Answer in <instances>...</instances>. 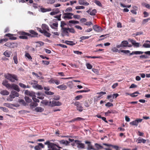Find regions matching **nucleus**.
<instances>
[{"label": "nucleus", "instance_id": "51", "mask_svg": "<svg viewBox=\"0 0 150 150\" xmlns=\"http://www.w3.org/2000/svg\"><path fill=\"white\" fill-rule=\"evenodd\" d=\"M12 84L11 85L8 83L7 84H6V85L5 86L8 89H12Z\"/></svg>", "mask_w": 150, "mask_h": 150}, {"label": "nucleus", "instance_id": "30", "mask_svg": "<svg viewBox=\"0 0 150 150\" xmlns=\"http://www.w3.org/2000/svg\"><path fill=\"white\" fill-rule=\"evenodd\" d=\"M24 99L25 101L28 103H31L32 102V100L29 97L25 96L24 97Z\"/></svg>", "mask_w": 150, "mask_h": 150}, {"label": "nucleus", "instance_id": "59", "mask_svg": "<svg viewBox=\"0 0 150 150\" xmlns=\"http://www.w3.org/2000/svg\"><path fill=\"white\" fill-rule=\"evenodd\" d=\"M48 4H52L55 2V0H47Z\"/></svg>", "mask_w": 150, "mask_h": 150}, {"label": "nucleus", "instance_id": "2", "mask_svg": "<svg viewBox=\"0 0 150 150\" xmlns=\"http://www.w3.org/2000/svg\"><path fill=\"white\" fill-rule=\"evenodd\" d=\"M18 34L20 35L19 36V38L20 39H28V36H29L30 37H34L33 36H31V34L24 31L19 32Z\"/></svg>", "mask_w": 150, "mask_h": 150}, {"label": "nucleus", "instance_id": "27", "mask_svg": "<svg viewBox=\"0 0 150 150\" xmlns=\"http://www.w3.org/2000/svg\"><path fill=\"white\" fill-rule=\"evenodd\" d=\"M33 87L34 88H37L39 90H42L43 89V88L42 86L40 85H39L38 84H37L35 85H33Z\"/></svg>", "mask_w": 150, "mask_h": 150}, {"label": "nucleus", "instance_id": "11", "mask_svg": "<svg viewBox=\"0 0 150 150\" xmlns=\"http://www.w3.org/2000/svg\"><path fill=\"white\" fill-rule=\"evenodd\" d=\"M10 95H11L12 97H14V98L16 97H18L19 96V94L17 92L14 90H12L11 91Z\"/></svg>", "mask_w": 150, "mask_h": 150}, {"label": "nucleus", "instance_id": "63", "mask_svg": "<svg viewBox=\"0 0 150 150\" xmlns=\"http://www.w3.org/2000/svg\"><path fill=\"white\" fill-rule=\"evenodd\" d=\"M8 81L7 80H5L3 81V82L2 83V84L3 86H5V85H6V84H7L8 83Z\"/></svg>", "mask_w": 150, "mask_h": 150}, {"label": "nucleus", "instance_id": "45", "mask_svg": "<svg viewBox=\"0 0 150 150\" xmlns=\"http://www.w3.org/2000/svg\"><path fill=\"white\" fill-rule=\"evenodd\" d=\"M86 65L87 68L88 69H91L92 68V66L89 63H86Z\"/></svg>", "mask_w": 150, "mask_h": 150}, {"label": "nucleus", "instance_id": "46", "mask_svg": "<svg viewBox=\"0 0 150 150\" xmlns=\"http://www.w3.org/2000/svg\"><path fill=\"white\" fill-rule=\"evenodd\" d=\"M82 98L83 96L82 95H78L74 99L76 100H78Z\"/></svg>", "mask_w": 150, "mask_h": 150}, {"label": "nucleus", "instance_id": "31", "mask_svg": "<svg viewBox=\"0 0 150 150\" xmlns=\"http://www.w3.org/2000/svg\"><path fill=\"white\" fill-rule=\"evenodd\" d=\"M138 143H145L146 142V140L145 139H142L141 138L139 137L138 139Z\"/></svg>", "mask_w": 150, "mask_h": 150}, {"label": "nucleus", "instance_id": "15", "mask_svg": "<svg viewBox=\"0 0 150 150\" xmlns=\"http://www.w3.org/2000/svg\"><path fill=\"white\" fill-rule=\"evenodd\" d=\"M12 89L16 91L17 92H19L20 91V89L19 86L16 84L13 83L12 84Z\"/></svg>", "mask_w": 150, "mask_h": 150}, {"label": "nucleus", "instance_id": "8", "mask_svg": "<svg viewBox=\"0 0 150 150\" xmlns=\"http://www.w3.org/2000/svg\"><path fill=\"white\" fill-rule=\"evenodd\" d=\"M52 104L51 103V107H53L55 106H59L62 105L61 102L59 101H56L55 100L52 101Z\"/></svg>", "mask_w": 150, "mask_h": 150}, {"label": "nucleus", "instance_id": "12", "mask_svg": "<svg viewBox=\"0 0 150 150\" xmlns=\"http://www.w3.org/2000/svg\"><path fill=\"white\" fill-rule=\"evenodd\" d=\"M93 28L95 31L98 32L101 31L102 30L101 27L98 26L96 25H94L93 26Z\"/></svg>", "mask_w": 150, "mask_h": 150}, {"label": "nucleus", "instance_id": "16", "mask_svg": "<svg viewBox=\"0 0 150 150\" xmlns=\"http://www.w3.org/2000/svg\"><path fill=\"white\" fill-rule=\"evenodd\" d=\"M58 142L61 144H62L64 145L67 146L70 143V142L67 140H62L60 141H58Z\"/></svg>", "mask_w": 150, "mask_h": 150}, {"label": "nucleus", "instance_id": "39", "mask_svg": "<svg viewBox=\"0 0 150 150\" xmlns=\"http://www.w3.org/2000/svg\"><path fill=\"white\" fill-rule=\"evenodd\" d=\"M67 25V24L64 21H61V22L60 25V27H61V29H62L63 28H64L63 27Z\"/></svg>", "mask_w": 150, "mask_h": 150}, {"label": "nucleus", "instance_id": "61", "mask_svg": "<svg viewBox=\"0 0 150 150\" xmlns=\"http://www.w3.org/2000/svg\"><path fill=\"white\" fill-rule=\"evenodd\" d=\"M112 51L113 52H118L120 53V51H118V50L115 47L113 48L112 49Z\"/></svg>", "mask_w": 150, "mask_h": 150}, {"label": "nucleus", "instance_id": "64", "mask_svg": "<svg viewBox=\"0 0 150 150\" xmlns=\"http://www.w3.org/2000/svg\"><path fill=\"white\" fill-rule=\"evenodd\" d=\"M34 149L35 150H41L42 149L38 146H35Z\"/></svg>", "mask_w": 150, "mask_h": 150}, {"label": "nucleus", "instance_id": "41", "mask_svg": "<svg viewBox=\"0 0 150 150\" xmlns=\"http://www.w3.org/2000/svg\"><path fill=\"white\" fill-rule=\"evenodd\" d=\"M77 110L80 112H81L83 110V108L81 105H80L76 108Z\"/></svg>", "mask_w": 150, "mask_h": 150}, {"label": "nucleus", "instance_id": "5", "mask_svg": "<svg viewBox=\"0 0 150 150\" xmlns=\"http://www.w3.org/2000/svg\"><path fill=\"white\" fill-rule=\"evenodd\" d=\"M75 142L77 145V147L79 149H84L85 148L84 144L81 143V142L78 140H75Z\"/></svg>", "mask_w": 150, "mask_h": 150}, {"label": "nucleus", "instance_id": "33", "mask_svg": "<svg viewBox=\"0 0 150 150\" xmlns=\"http://www.w3.org/2000/svg\"><path fill=\"white\" fill-rule=\"evenodd\" d=\"M11 54V52L8 51H6L4 53V54L6 57H9Z\"/></svg>", "mask_w": 150, "mask_h": 150}, {"label": "nucleus", "instance_id": "47", "mask_svg": "<svg viewBox=\"0 0 150 150\" xmlns=\"http://www.w3.org/2000/svg\"><path fill=\"white\" fill-rule=\"evenodd\" d=\"M44 93L45 94H47V95H53L54 94V93L53 92L48 91H45Z\"/></svg>", "mask_w": 150, "mask_h": 150}, {"label": "nucleus", "instance_id": "54", "mask_svg": "<svg viewBox=\"0 0 150 150\" xmlns=\"http://www.w3.org/2000/svg\"><path fill=\"white\" fill-rule=\"evenodd\" d=\"M32 99L36 103H38L40 102L39 100L38 99L35 98V97H33L32 98Z\"/></svg>", "mask_w": 150, "mask_h": 150}, {"label": "nucleus", "instance_id": "55", "mask_svg": "<svg viewBox=\"0 0 150 150\" xmlns=\"http://www.w3.org/2000/svg\"><path fill=\"white\" fill-rule=\"evenodd\" d=\"M25 55V57L28 58L29 59H32V57L28 53H26Z\"/></svg>", "mask_w": 150, "mask_h": 150}, {"label": "nucleus", "instance_id": "28", "mask_svg": "<svg viewBox=\"0 0 150 150\" xmlns=\"http://www.w3.org/2000/svg\"><path fill=\"white\" fill-rule=\"evenodd\" d=\"M0 93L2 95L5 96L8 95L9 94V93L7 91L4 90L1 91L0 92Z\"/></svg>", "mask_w": 150, "mask_h": 150}, {"label": "nucleus", "instance_id": "56", "mask_svg": "<svg viewBox=\"0 0 150 150\" xmlns=\"http://www.w3.org/2000/svg\"><path fill=\"white\" fill-rule=\"evenodd\" d=\"M19 85L21 88H26V85L24 84L20 83H19Z\"/></svg>", "mask_w": 150, "mask_h": 150}, {"label": "nucleus", "instance_id": "36", "mask_svg": "<svg viewBox=\"0 0 150 150\" xmlns=\"http://www.w3.org/2000/svg\"><path fill=\"white\" fill-rule=\"evenodd\" d=\"M13 59L14 61V63L17 64L18 63V61L16 54L13 57Z\"/></svg>", "mask_w": 150, "mask_h": 150}, {"label": "nucleus", "instance_id": "14", "mask_svg": "<svg viewBox=\"0 0 150 150\" xmlns=\"http://www.w3.org/2000/svg\"><path fill=\"white\" fill-rule=\"evenodd\" d=\"M50 25L52 28L57 31V27L58 26V22H56L55 23H53L52 25Z\"/></svg>", "mask_w": 150, "mask_h": 150}, {"label": "nucleus", "instance_id": "58", "mask_svg": "<svg viewBox=\"0 0 150 150\" xmlns=\"http://www.w3.org/2000/svg\"><path fill=\"white\" fill-rule=\"evenodd\" d=\"M54 96V97L53 98V99L54 100H59L60 98V96H59V95H58L57 96Z\"/></svg>", "mask_w": 150, "mask_h": 150}, {"label": "nucleus", "instance_id": "42", "mask_svg": "<svg viewBox=\"0 0 150 150\" xmlns=\"http://www.w3.org/2000/svg\"><path fill=\"white\" fill-rule=\"evenodd\" d=\"M94 2L98 6L101 7L102 6V4L99 1H98L97 0H95Z\"/></svg>", "mask_w": 150, "mask_h": 150}, {"label": "nucleus", "instance_id": "53", "mask_svg": "<svg viewBox=\"0 0 150 150\" xmlns=\"http://www.w3.org/2000/svg\"><path fill=\"white\" fill-rule=\"evenodd\" d=\"M105 106L106 107H110L112 106H113V104L110 102H108L105 104Z\"/></svg>", "mask_w": 150, "mask_h": 150}, {"label": "nucleus", "instance_id": "21", "mask_svg": "<svg viewBox=\"0 0 150 150\" xmlns=\"http://www.w3.org/2000/svg\"><path fill=\"white\" fill-rule=\"evenodd\" d=\"M29 32L31 35V36H33L34 37L33 38L38 37V33L33 30H30Z\"/></svg>", "mask_w": 150, "mask_h": 150}, {"label": "nucleus", "instance_id": "20", "mask_svg": "<svg viewBox=\"0 0 150 150\" xmlns=\"http://www.w3.org/2000/svg\"><path fill=\"white\" fill-rule=\"evenodd\" d=\"M41 103L42 104H44L45 105H48L51 106V101H50L49 102L46 100H43L41 102Z\"/></svg>", "mask_w": 150, "mask_h": 150}, {"label": "nucleus", "instance_id": "24", "mask_svg": "<svg viewBox=\"0 0 150 150\" xmlns=\"http://www.w3.org/2000/svg\"><path fill=\"white\" fill-rule=\"evenodd\" d=\"M43 30H49V28L47 25L45 24H42L41 26Z\"/></svg>", "mask_w": 150, "mask_h": 150}, {"label": "nucleus", "instance_id": "1", "mask_svg": "<svg viewBox=\"0 0 150 150\" xmlns=\"http://www.w3.org/2000/svg\"><path fill=\"white\" fill-rule=\"evenodd\" d=\"M133 54H141L139 56V57L141 59H147L149 58V56H150V51L146 52H142L141 51H133L132 53H130L129 56Z\"/></svg>", "mask_w": 150, "mask_h": 150}, {"label": "nucleus", "instance_id": "25", "mask_svg": "<svg viewBox=\"0 0 150 150\" xmlns=\"http://www.w3.org/2000/svg\"><path fill=\"white\" fill-rule=\"evenodd\" d=\"M35 110L37 112H42L44 110V109L40 107H36Z\"/></svg>", "mask_w": 150, "mask_h": 150}, {"label": "nucleus", "instance_id": "29", "mask_svg": "<svg viewBox=\"0 0 150 150\" xmlns=\"http://www.w3.org/2000/svg\"><path fill=\"white\" fill-rule=\"evenodd\" d=\"M42 34H43L44 36L48 38L50 37L51 35V34L48 32L46 30H44V32Z\"/></svg>", "mask_w": 150, "mask_h": 150}, {"label": "nucleus", "instance_id": "13", "mask_svg": "<svg viewBox=\"0 0 150 150\" xmlns=\"http://www.w3.org/2000/svg\"><path fill=\"white\" fill-rule=\"evenodd\" d=\"M52 9L50 8H45L42 7H41L40 8V9L39 10V11H40L42 13H45L46 12L50 11Z\"/></svg>", "mask_w": 150, "mask_h": 150}, {"label": "nucleus", "instance_id": "38", "mask_svg": "<svg viewBox=\"0 0 150 150\" xmlns=\"http://www.w3.org/2000/svg\"><path fill=\"white\" fill-rule=\"evenodd\" d=\"M4 105L10 108H11L12 107V104L9 103H5L4 104Z\"/></svg>", "mask_w": 150, "mask_h": 150}, {"label": "nucleus", "instance_id": "49", "mask_svg": "<svg viewBox=\"0 0 150 150\" xmlns=\"http://www.w3.org/2000/svg\"><path fill=\"white\" fill-rule=\"evenodd\" d=\"M85 7L83 6H77L75 7L76 9H83L85 8Z\"/></svg>", "mask_w": 150, "mask_h": 150}, {"label": "nucleus", "instance_id": "17", "mask_svg": "<svg viewBox=\"0 0 150 150\" xmlns=\"http://www.w3.org/2000/svg\"><path fill=\"white\" fill-rule=\"evenodd\" d=\"M119 96V95L118 93H114L112 95L110 94L108 96L107 98L108 99H109L112 97L113 98H116Z\"/></svg>", "mask_w": 150, "mask_h": 150}, {"label": "nucleus", "instance_id": "4", "mask_svg": "<svg viewBox=\"0 0 150 150\" xmlns=\"http://www.w3.org/2000/svg\"><path fill=\"white\" fill-rule=\"evenodd\" d=\"M129 43L127 40H124L121 42V44L120 45H118L116 46L117 48H120V47L123 48L127 46Z\"/></svg>", "mask_w": 150, "mask_h": 150}, {"label": "nucleus", "instance_id": "10", "mask_svg": "<svg viewBox=\"0 0 150 150\" xmlns=\"http://www.w3.org/2000/svg\"><path fill=\"white\" fill-rule=\"evenodd\" d=\"M130 42L132 43L133 46L136 47H139L140 46H141V45H140V43L139 42H137L135 40H130Z\"/></svg>", "mask_w": 150, "mask_h": 150}, {"label": "nucleus", "instance_id": "19", "mask_svg": "<svg viewBox=\"0 0 150 150\" xmlns=\"http://www.w3.org/2000/svg\"><path fill=\"white\" fill-rule=\"evenodd\" d=\"M95 146L96 147V148H93V150H99L100 149L103 148L102 146L97 143L95 144Z\"/></svg>", "mask_w": 150, "mask_h": 150}, {"label": "nucleus", "instance_id": "22", "mask_svg": "<svg viewBox=\"0 0 150 150\" xmlns=\"http://www.w3.org/2000/svg\"><path fill=\"white\" fill-rule=\"evenodd\" d=\"M5 36L8 37L9 38V39L10 40H15L16 39V37H13V35L11 34L10 33L6 34L5 35Z\"/></svg>", "mask_w": 150, "mask_h": 150}, {"label": "nucleus", "instance_id": "18", "mask_svg": "<svg viewBox=\"0 0 150 150\" xmlns=\"http://www.w3.org/2000/svg\"><path fill=\"white\" fill-rule=\"evenodd\" d=\"M82 120H84V119L81 117H78L76 118H75L74 119H73L67 122L69 123H70L71 122H74L75 121H80Z\"/></svg>", "mask_w": 150, "mask_h": 150}, {"label": "nucleus", "instance_id": "48", "mask_svg": "<svg viewBox=\"0 0 150 150\" xmlns=\"http://www.w3.org/2000/svg\"><path fill=\"white\" fill-rule=\"evenodd\" d=\"M4 76L6 78L8 79L9 80L11 78V74H8V75H5Z\"/></svg>", "mask_w": 150, "mask_h": 150}, {"label": "nucleus", "instance_id": "7", "mask_svg": "<svg viewBox=\"0 0 150 150\" xmlns=\"http://www.w3.org/2000/svg\"><path fill=\"white\" fill-rule=\"evenodd\" d=\"M24 94L27 95L29 96L33 97H36L35 93L33 92H30L28 90H26L24 92Z\"/></svg>", "mask_w": 150, "mask_h": 150}, {"label": "nucleus", "instance_id": "60", "mask_svg": "<svg viewBox=\"0 0 150 150\" xmlns=\"http://www.w3.org/2000/svg\"><path fill=\"white\" fill-rule=\"evenodd\" d=\"M11 78L12 79L13 78L16 81H17L18 80V79L17 78V76L15 75L11 74Z\"/></svg>", "mask_w": 150, "mask_h": 150}, {"label": "nucleus", "instance_id": "62", "mask_svg": "<svg viewBox=\"0 0 150 150\" xmlns=\"http://www.w3.org/2000/svg\"><path fill=\"white\" fill-rule=\"evenodd\" d=\"M74 53L77 54L78 55H81L82 54V52L79 51H74Z\"/></svg>", "mask_w": 150, "mask_h": 150}, {"label": "nucleus", "instance_id": "34", "mask_svg": "<svg viewBox=\"0 0 150 150\" xmlns=\"http://www.w3.org/2000/svg\"><path fill=\"white\" fill-rule=\"evenodd\" d=\"M19 103H21L24 106H26L27 105V104L25 102L23 99H20L18 100Z\"/></svg>", "mask_w": 150, "mask_h": 150}, {"label": "nucleus", "instance_id": "26", "mask_svg": "<svg viewBox=\"0 0 150 150\" xmlns=\"http://www.w3.org/2000/svg\"><path fill=\"white\" fill-rule=\"evenodd\" d=\"M57 88L62 90H65L67 89V87L66 85L62 84L57 86Z\"/></svg>", "mask_w": 150, "mask_h": 150}, {"label": "nucleus", "instance_id": "40", "mask_svg": "<svg viewBox=\"0 0 150 150\" xmlns=\"http://www.w3.org/2000/svg\"><path fill=\"white\" fill-rule=\"evenodd\" d=\"M60 13V11H54L50 12V15H51L53 16L54 15H56L59 13Z\"/></svg>", "mask_w": 150, "mask_h": 150}, {"label": "nucleus", "instance_id": "37", "mask_svg": "<svg viewBox=\"0 0 150 150\" xmlns=\"http://www.w3.org/2000/svg\"><path fill=\"white\" fill-rule=\"evenodd\" d=\"M38 105V104L36 103L31 102L30 104V106L31 107H32V108H34L37 106Z\"/></svg>", "mask_w": 150, "mask_h": 150}, {"label": "nucleus", "instance_id": "57", "mask_svg": "<svg viewBox=\"0 0 150 150\" xmlns=\"http://www.w3.org/2000/svg\"><path fill=\"white\" fill-rule=\"evenodd\" d=\"M9 96L10 98H7L6 100H7L8 101H12L13 100V99L14 98H13L14 97H12L11 95H9Z\"/></svg>", "mask_w": 150, "mask_h": 150}, {"label": "nucleus", "instance_id": "52", "mask_svg": "<svg viewBox=\"0 0 150 150\" xmlns=\"http://www.w3.org/2000/svg\"><path fill=\"white\" fill-rule=\"evenodd\" d=\"M61 15H62V14H60L58 15H57V16H54V17L55 18H57L58 21H60L61 20Z\"/></svg>", "mask_w": 150, "mask_h": 150}, {"label": "nucleus", "instance_id": "35", "mask_svg": "<svg viewBox=\"0 0 150 150\" xmlns=\"http://www.w3.org/2000/svg\"><path fill=\"white\" fill-rule=\"evenodd\" d=\"M97 13V11L95 9H93L89 13V14L91 16H95L96 13Z\"/></svg>", "mask_w": 150, "mask_h": 150}, {"label": "nucleus", "instance_id": "3", "mask_svg": "<svg viewBox=\"0 0 150 150\" xmlns=\"http://www.w3.org/2000/svg\"><path fill=\"white\" fill-rule=\"evenodd\" d=\"M4 45L10 48H13L17 47L18 45L17 43L16 42H8L5 44Z\"/></svg>", "mask_w": 150, "mask_h": 150}, {"label": "nucleus", "instance_id": "44", "mask_svg": "<svg viewBox=\"0 0 150 150\" xmlns=\"http://www.w3.org/2000/svg\"><path fill=\"white\" fill-rule=\"evenodd\" d=\"M90 91V90L89 89H88L87 90H81L80 91H76V93H83V92H87L88 91Z\"/></svg>", "mask_w": 150, "mask_h": 150}, {"label": "nucleus", "instance_id": "50", "mask_svg": "<svg viewBox=\"0 0 150 150\" xmlns=\"http://www.w3.org/2000/svg\"><path fill=\"white\" fill-rule=\"evenodd\" d=\"M121 52H123L125 54H127L128 53H130V51L129 50H121Z\"/></svg>", "mask_w": 150, "mask_h": 150}, {"label": "nucleus", "instance_id": "9", "mask_svg": "<svg viewBox=\"0 0 150 150\" xmlns=\"http://www.w3.org/2000/svg\"><path fill=\"white\" fill-rule=\"evenodd\" d=\"M85 143L87 144V149L88 150H93V147L91 144V142H90L86 141H85Z\"/></svg>", "mask_w": 150, "mask_h": 150}, {"label": "nucleus", "instance_id": "23", "mask_svg": "<svg viewBox=\"0 0 150 150\" xmlns=\"http://www.w3.org/2000/svg\"><path fill=\"white\" fill-rule=\"evenodd\" d=\"M62 33L65 34V35L69 36V33L68 32V30L67 28H63L62 29Z\"/></svg>", "mask_w": 150, "mask_h": 150}, {"label": "nucleus", "instance_id": "32", "mask_svg": "<svg viewBox=\"0 0 150 150\" xmlns=\"http://www.w3.org/2000/svg\"><path fill=\"white\" fill-rule=\"evenodd\" d=\"M130 124L131 125H135L136 126H137L138 125V122L137 121V120H134L133 121H132V122H131L130 123Z\"/></svg>", "mask_w": 150, "mask_h": 150}, {"label": "nucleus", "instance_id": "6", "mask_svg": "<svg viewBox=\"0 0 150 150\" xmlns=\"http://www.w3.org/2000/svg\"><path fill=\"white\" fill-rule=\"evenodd\" d=\"M64 14L65 15L63 17L64 18H68L69 19H71L72 17L71 16L74 15V14L71 13H64Z\"/></svg>", "mask_w": 150, "mask_h": 150}, {"label": "nucleus", "instance_id": "43", "mask_svg": "<svg viewBox=\"0 0 150 150\" xmlns=\"http://www.w3.org/2000/svg\"><path fill=\"white\" fill-rule=\"evenodd\" d=\"M67 28L69 32L72 33H75V31L73 28Z\"/></svg>", "mask_w": 150, "mask_h": 150}]
</instances>
